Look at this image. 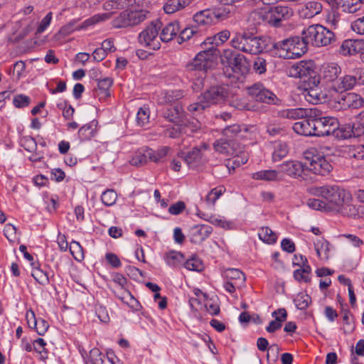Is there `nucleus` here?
Instances as JSON below:
<instances>
[{
  "mask_svg": "<svg viewBox=\"0 0 364 364\" xmlns=\"http://www.w3.org/2000/svg\"><path fill=\"white\" fill-rule=\"evenodd\" d=\"M309 193L320 198H310L307 205L314 210L322 212H336L344 201L350 198V193L336 186L314 187L309 189Z\"/></svg>",
  "mask_w": 364,
  "mask_h": 364,
  "instance_id": "nucleus-1",
  "label": "nucleus"
},
{
  "mask_svg": "<svg viewBox=\"0 0 364 364\" xmlns=\"http://www.w3.org/2000/svg\"><path fill=\"white\" fill-rule=\"evenodd\" d=\"M230 45L241 52L257 55L267 48V38L247 31L237 32L231 39Z\"/></svg>",
  "mask_w": 364,
  "mask_h": 364,
  "instance_id": "nucleus-2",
  "label": "nucleus"
},
{
  "mask_svg": "<svg viewBox=\"0 0 364 364\" xmlns=\"http://www.w3.org/2000/svg\"><path fill=\"white\" fill-rule=\"evenodd\" d=\"M273 49L279 57L284 59L300 58L308 50V46L304 36H294L274 42Z\"/></svg>",
  "mask_w": 364,
  "mask_h": 364,
  "instance_id": "nucleus-3",
  "label": "nucleus"
},
{
  "mask_svg": "<svg viewBox=\"0 0 364 364\" xmlns=\"http://www.w3.org/2000/svg\"><path fill=\"white\" fill-rule=\"evenodd\" d=\"M228 97V88L225 85H215L198 97V101L191 104L188 109L192 113L200 112L211 105L220 104Z\"/></svg>",
  "mask_w": 364,
  "mask_h": 364,
  "instance_id": "nucleus-4",
  "label": "nucleus"
},
{
  "mask_svg": "<svg viewBox=\"0 0 364 364\" xmlns=\"http://www.w3.org/2000/svg\"><path fill=\"white\" fill-rule=\"evenodd\" d=\"M301 35L304 36L307 46H326L335 41L334 33L320 24L309 26L302 31Z\"/></svg>",
  "mask_w": 364,
  "mask_h": 364,
  "instance_id": "nucleus-5",
  "label": "nucleus"
},
{
  "mask_svg": "<svg viewBox=\"0 0 364 364\" xmlns=\"http://www.w3.org/2000/svg\"><path fill=\"white\" fill-rule=\"evenodd\" d=\"M314 149L304 153L305 171H310L314 174L325 176L331 172L332 166L323 156L316 154Z\"/></svg>",
  "mask_w": 364,
  "mask_h": 364,
  "instance_id": "nucleus-6",
  "label": "nucleus"
},
{
  "mask_svg": "<svg viewBox=\"0 0 364 364\" xmlns=\"http://www.w3.org/2000/svg\"><path fill=\"white\" fill-rule=\"evenodd\" d=\"M161 22L157 21L147 26L139 34V43L143 46L149 47L150 49L158 50L161 44L157 38L159 31L161 28Z\"/></svg>",
  "mask_w": 364,
  "mask_h": 364,
  "instance_id": "nucleus-7",
  "label": "nucleus"
},
{
  "mask_svg": "<svg viewBox=\"0 0 364 364\" xmlns=\"http://www.w3.org/2000/svg\"><path fill=\"white\" fill-rule=\"evenodd\" d=\"M215 51V50L212 47L199 52L193 60L186 65V69L189 71H206L213 65Z\"/></svg>",
  "mask_w": 364,
  "mask_h": 364,
  "instance_id": "nucleus-8",
  "label": "nucleus"
},
{
  "mask_svg": "<svg viewBox=\"0 0 364 364\" xmlns=\"http://www.w3.org/2000/svg\"><path fill=\"white\" fill-rule=\"evenodd\" d=\"M316 73V65L312 60H301L287 69L288 76L294 78H307Z\"/></svg>",
  "mask_w": 364,
  "mask_h": 364,
  "instance_id": "nucleus-9",
  "label": "nucleus"
},
{
  "mask_svg": "<svg viewBox=\"0 0 364 364\" xmlns=\"http://www.w3.org/2000/svg\"><path fill=\"white\" fill-rule=\"evenodd\" d=\"M235 143L232 141H227L225 139L217 140L213 144V148L215 151L225 154L226 156H234L232 163L237 166L245 164L247 161L246 156H242L241 160H239L238 151L235 148Z\"/></svg>",
  "mask_w": 364,
  "mask_h": 364,
  "instance_id": "nucleus-10",
  "label": "nucleus"
},
{
  "mask_svg": "<svg viewBox=\"0 0 364 364\" xmlns=\"http://www.w3.org/2000/svg\"><path fill=\"white\" fill-rule=\"evenodd\" d=\"M315 136H328L338 129L339 123L336 118L323 117L314 118Z\"/></svg>",
  "mask_w": 364,
  "mask_h": 364,
  "instance_id": "nucleus-11",
  "label": "nucleus"
},
{
  "mask_svg": "<svg viewBox=\"0 0 364 364\" xmlns=\"http://www.w3.org/2000/svg\"><path fill=\"white\" fill-rule=\"evenodd\" d=\"M248 94L257 101L275 105L278 99L270 90L264 88L262 84H255L248 87Z\"/></svg>",
  "mask_w": 364,
  "mask_h": 364,
  "instance_id": "nucleus-12",
  "label": "nucleus"
},
{
  "mask_svg": "<svg viewBox=\"0 0 364 364\" xmlns=\"http://www.w3.org/2000/svg\"><path fill=\"white\" fill-rule=\"evenodd\" d=\"M271 15V26L278 27L281 22L291 18L294 14V11L291 7L287 6H276L269 8Z\"/></svg>",
  "mask_w": 364,
  "mask_h": 364,
  "instance_id": "nucleus-13",
  "label": "nucleus"
},
{
  "mask_svg": "<svg viewBox=\"0 0 364 364\" xmlns=\"http://www.w3.org/2000/svg\"><path fill=\"white\" fill-rule=\"evenodd\" d=\"M336 102L341 105L340 108L341 109H358L364 104L363 98L360 95L354 92L340 94L337 97Z\"/></svg>",
  "mask_w": 364,
  "mask_h": 364,
  "instance_id": "nucleus-14",
  "label": "nucleus"
},
{
  "mask_svg": "<svg viewBox=\"0 0 364 364\" xmlns=\"http://www.w3.org/2000/svg\"><path fill=\"white\" fill-rule=\"evenodd\" d=\"M278 171L279 174L285 173L294 178L301 177L302 173L305 171L304 162L287 161L278 166Z\"/></svg>",
  "mask_w": 364,
  "mask_h": 364,
  "instance_id": "nucleus-15",
  "label": "nucleus"
},
{
  "mask_svg": "<svg viewBox=\"0 0 364 364\" xmlns=\"http://www.w3.org/2000/svg\"><path fill=\"white\" fill-rule=\"evenodd\" d=\"M221 18L219 12L205 9L197 12L193 16V21L198 26H207L215 23Z\"/></svg>",
  "mask_w": 364,
  "mask_h": 364,
  "instance_id": "nucleus-16",
  "label": "nucleus"
},
{
  "mask_svg": "<svg viewBox=\"0 0 364 364\" xmlns=\"http://www.w3.org/2000/svg\"><path fill=\"white\" fill-rule=\"evenodd\" d=\"M164 117L176 125L182 126L185 118V112L179 103L168 105L163 114Z\"/></svg>",
  "mask_w": 364,
  "mask_h": 364,
  "instance_id": "nucleus-17",
  "label": "nucleus"
},
{
  "mask_svg": "<svg viewBox=\"0 0 364 364\" xmlns=\"http://www.w3.org/2000/svg\"><path fill=\"white\" fill-rule=\"evenodd\" d=\"M212 231V227L208 225H195L190 230V240L192 243L200 244L210 236Z\"/></svg>",
  "mask_w": 364,
  "mask_h": 364,
  "instance_id": "nucleus-18",
  "label": "nucleus"
},
{
  "mask_svg": "<svg viewBox=\"0 0 364 364\" xmlns=\"http://www.w3.org/2000/svg\"><path fill=\"white\" fill-rule=\"evenodd\" d=\"M271 17L269 8H262L252 11L247 21L255 26L266 23L271 25Z\"/></svg>",
  "mask_w": 364,
  "mask_h": 364,
  "instance_id": "nucleus-19",
  "label": "nucleus"
},
{
  "mask_svg": "<svg viewBox=\"0 0 364 364\" xmlns=\"http://www.w3.org/2000/svg\"><path fill=\"white\" fill-rule=\"evenodd\" d=\"M364 42L360 40L347 39L343 41L339 48L342 55H353L360 53L363 48Z\"/></svg>",
  "mask_w": 364,
  "mask_h": 364,
  "instance_id": "nucleus-20",
  "label": "nucleus"
},
{
  "mask_svg": "<svg viewBox=\"0 0 364 364\" xmlns=\"http://www.w3.org/2000/svg\"><path fill=\"white\" fill-rule=\"evenodd\" d=\"M227 71L231 70L237 75H245L249 72V64L247 58L240 53L235 55L232 63L226 68Z\"/></svg>",
  "mask_w": 364,
  "mask_h": 364,
  "instance_id": "nucleus-21",
  "label": "nucleus"
},
{
  "mask_svg": "<svg viewBox=\"0 0 364 364\" xmlns=\"http://www.w3.org/2000/svg\"><path fill=\"white\" fill-rule=\"evenodd\" d=\"M301 119L294 124L292 127L294 131L300 135L315 136L314 118L307 119L305 117Z\"/></svg>",
  "mask_w": 364,
  "mask_h": 364,
  "instance_id": "nucleus-22",
  "label": "nucleus"
},
{
  "mask_svg": "<svg viewBox=\"0 0 364 364\" xmlns=\"http://www.w3.org/2000/svg\"><path fill=\"white\" fill-rule=\"evenodd\" d=\"M356 84V77L353 70L351 74L346 75L333 82V87L337 92H342L352 89Z\"/></svg>",
  "mask_w": 364,
  "mask_h": 364,
  "instance_id": "nucleus-23",
  "label": "nucleus"
},
{
  "mask_svg": "<svg viewBox=\"0 0 364 364\" xmlns=\"http://www.w3.org/2000/svg\"><path fill=\"white\" fill-rule=\"evenodd\" d=\"M303 95L306 101L312 104H319L326 101L327 95L323 92L321 87L308 89L307 92H303Z\"/></svg>",
  "mask_w": 364,
  "mask_h": 364,
  "instance_id": "nucleus-24",
  "label": "nucleus"
},
{
  "mask_svg": "<svg viewBox=\"0 0 364 364\" xmlns=\"http://www.w3.org/2000/svg\"><path fill=\"white\" fill-rule=\"evenodd\" d=\"M321 11L322 5L320 2L311 1L299 10V14L304 18H311L320 14Z\"/></svg>",
  "mask_w": 364,
  "mask_h": 364,
  "instance_id": "nucleus-25",
  "label": "nucleus"
},
{
  "mask_svg": "<svg viewBox=\"0 0 364 364\" xmlns=\"http://www.w3.org/2000/svg\"><path fill=\"white\" fill-rule=\"evenodd\" d=\"M252 178L255 180H262L265 181H279L282 180V176L278 170H261L253 173Z\"/></svg>",
  "mask_w": 364,
  "mask_h": 364,
  "instance_id": "nucleus-26",
  "label": "nucleus"
},
{
  "mask_svg": "<svg viewBox=\"0 0 364 364\" xmlns=\"http://www.w3.org/2000/svg\"><path fill=\"white\" fill-rule=\"evenodd\" d=\"M209 148L208 144L203 143L200 146H196L185 154L184 161L188 164L192 165L198 162L203 156V151Z\"/></svg>",
  "mask_w": 364,
  "mask_h": 364,
  "instance_id": "nucleus-27",
  "label": "nucleus"
},
{
  "mask_svg": "<svg viewBox=\"0 0 364 364\" xmlns=\"http://www.w3.org/2000/svg\"><path fill=\"white\" fill-rule=\"evenodd\" d=\"M309 111L304 108L283 109L279 112V117L292 120L301 119L309 116Z\"/></svg>",
  "mask_w": 364,
  "mask_h": 364,
  "instance_id": "nucleus-28",
  "label": "nucleus"
},
{
  "mask_svg": "<svg viewBox=\"0 0 364 364\" xmlns=\"http://www.w3.org/2000/svg\"><path fill=\"white\" fill-rule=\"evenodd\" d=\"M192 0H167L163 9L166 14H172L183 9L191 3Z\"/></svg>",
  "mask_w": 364,
  "mask_h": 364,
  "instance_id": "nucleus-29",
  "label": "nucleus"
},
{
  "mask_svg": "<svg viewBox=\"0 0 364 364\" xmlns=\"http://www.w3.org/2000/svg\"><path fill=\"white\" fill-rule=\"evenodd\" d=\"M341 9L346 14H361L364 12V4L360 0H343Z\"/></svg>",
  "mask_w": 364,
  "mask_h": 364,
  "instance_id": "nucleus-30",
  "label": "nucleus"
},
{
  "mask_svg": "<svg viewBox=\"0 0 364 364\" xmlns=\"http://www.w3.org/2000/svg\"><path fill=\"white\" fill-rule=\"evenodd\" d=\"M180 26L178 22H171L162 28L160 39L164 42L171 41L179 32Z\"/></svg>",
  "mask_w": 364,
  "mask_h": 364,
  "instance_id": "nucleus-31",
  "label": "nucleus"
},
{
  "mask_svg": "<svg viewBox=\"0 0 364 364\" xmlns=\"http://www.w3.org/2000/svg\"><path fill=\"white\" fill-rule=\"evenodd\" d=\"M276 314H281V317H276L275 320L272 321L266 327V331L269 333H274L279 330L282 327V323L287 320V313L285 309H279L277 311H274L272 315L274 316Z\"/></svg>",
  "mask_w": 364,
  "mask_h": 364,
  "instance_id": "nucleus-32",
  "label": "nucleus"
},
{
  "mask_svg": "<svg viewBox=\"0 0 364 364\" xmlns=\"http://www.w3.org/2000/svg\"><path fill=\"white\" fill-rule=\"evenodd\" d=\"M341 73V68L335 63L324 65L322 69V77L327 82H336Z\"/></svg>",
  "mask_w": 364,
  "mask_h": 364,
  "instance_id": "nucleus-33",
  "label": "nucleus"
},
{
  "mask_svg": "<svg viewBox=\"0 0 364 364\" xmlns=\"http://www.w3.org/2000/svg\"><path fill=\"white\" fill-rule=\"evenodd\" d=\"M329 242L323 237L314 242V248L320 259L327 261L329 259Z\"/></svg>",
  "mask_w": 364,
  "mask_h": 364,
  "instance_id": "nucleus-34",
  "label": "nucleus"
},
{
  "mask_svg": "<svg viewBox=\"0 0 364 364\" xmlns=\"http://www.w3.org/2000/svg\"><path fill=\"white\" fill-rule=\"evenodd\" d=\"M97 121L92 120L90 124L82 126L78 131V134L82 140H90L97 132Z\"/></svg>",
  "mask_w": 364,
  "mask_h": 364,
  "instance_id": "nucleus-35",
  "label": "nucleus"
},
{
  "mask_svg": "<svg viewBox=\"0 0 364 364\" xmlns=\"http://www.w3.org/2000/svg\"><path fill=\"white\" fill-rule=\"evenodd\" d=\"M351 200L352 197L350 194V198H348L347 201H344L343 204L341 203L339 210H337L336 212L339 213L344 216L355 218L358 215V210L355 205L351 203Z\"/></svg>",
  "mask_w": 364,
  "mask_h": 364,
  "instance_id": "nucleus-36",
  "label": "nucleus"
},
{
  "mask_svg": "<svg viewBox=\"0 0 364 364\" xmlns=\"http://www.w3.org/2000/svg\"><path fill=\"white\" fill-rule=\"evenodd\" d=\"M135 3V0H108L104 4L107 11L124 9Z\"/></svg>",
  "mask_w": 364,
  "mask_h": 364,
  "instance_id": "nucleus-37",
  "label": "nucleus"
},
{
  "mask_svg": "<svg viewBox=\"0 0 364 364\" xmlns=\"http://www.w3.org/2000/svg\"><path fill=\"white\" fill-rule=\"evenodd\" d=\"M169 150L168 146H163L158 150H153L151 149H146V156L148 160L159 163L161 159L165 157Z\"/></svg>",
  "mask_w": 364,
  "mask_h": 364,
  "instance_id": "nucleus-38",
  "label": "nucleus"
},
{
  "mask_svg": "<svg viewBox=\"0 0 364 364\" xmlns=\"http://www.w3.org/2000/svg\"><path fill=\"white\" fill-rule=\"evenodd\" d=\"M105 357L102 355L98 348H94L90 351V356L88 363L90 364H114L112 360L107 358L106 360H104Z\"/></svg>",
  "mask_w": 364,
  "mask_h": 364,
  "instance_id": "nucleus-39",
  "label": "nucleus"
},
{
  "mask_svg": "<svg viewBox=\"0 0 364 364\" xmlns=\"http://www.w3.org/2000/svg\"><path fill=\"white\" fill-rule=\"evenodd\" d=\"M258 235L260 240L267 244H274L277 239L276 233L269 227L261 228L259 230Z\"/></svg>",
  "mask_w": 364,
  "mask_h": 364,
  "instance_id": "nucleus-40",
  "label": "nucleus"
},
{
  "mask_svg": "<svg viewBox=\"0 0 364 364\" xmlns=\"http://www.w3.org/2000/svg\"><path fill=\"white\" fill-rule=\"evenodd\" d=\"M289 152L288 146L286 143L279 142L275 144L272 153V161L274 162L282 160Z\"/></svg>",
  "mask_w": 364,
  "mask_h": 364,
  "instance_id": "nucleus-41",
  "label": "nucleus"
},
{
  "mask_svg": "<svg viewBox=\"0 0 364 364\" xmlns=\"http://www.w3.org/2000/svg\"><path fill=\"white\" fill-rule=\"evenodd\" d=\"M150 111L149 107L143 106L140 107L136 114V124L139 127H144L149 122Z\"/></svg>",
  "mask_w": 364,
  "mask_h": 364,
  "instance_id": "nucleus-42",
  "label": "nucleus"
},
{
  "mask_svg": "<svg viewBox=\"0 0 364 364\" xmlns=\"http://www.w3.org/2000/svg\"><path fill=\"white\" fill-rule=\"evenodd\" d=\"M311 268L309 265H304L294 272V277L298 282H310V272Z\"/></svg>",
  "mask_w": 364,
  "mask_h": 364,
  "instance_id": "nucleus-43",
  "label": "nucleus"
},
{
  "mask_svg": "<svg viewBox=\"0 0 364 364\" xmlns=\"http://www.w3.org/2000/svg\"><path fill=\"white\" fill-rule=\"evenodd\" d=\"M112 26L116 28H127L130 26L128 11L122 12L112 21Z\"/></svg>",
  "mask_w": 364,
  "mask_h": 364,
  "instance_id": "nucleus-44",
  "label": "nucleus"
},
{
  "mask_svg": "<svg viewBox=\"0 0 364 364\" xmlns=\"http://www.w3.org/2000/svg\"><path fill=\"white\" fill-rule=\"evenodd\" d=\"M230 33L228 30H223L216 33L213 37L207 39L208 43L219 46L228 40Z\"/></svg>",
  "mask_w": 364,
  "mask_h": 364,
  "instance_id": "nucleus-45",
  "label": "nucleus"
},
{
  "mask_svg": "<svg viewBox=\"0 0 364 364\" xmlns=\"http://www.w3.org/2000/svg\"><path fill=\"white\" fill-rule=\"evenodd\" d=\"M237 54V53H235L234 50L230 48L224 49L223 50L220 55V60L224 69H226L230 65V64L232 63L234 58H235V55Z\"/></svg>",
  "mask_w": 364,
  "mask_h": 364,
  "instance_id": "nucleus-46",
  "label": "nucleus"
},
{
  "mask_svg": "<svg viewBox=\"0 0 364 364\" xmlns=\"http://www.w3.org/2000/svg\"><path fill=\"white\" fill-rule=\"evenodd\" d=\"M46 343L43 338H38L33 342V349L40 355V358L42 360H46L48 357V352L46 348Z\"/></svg>",
  "mask_w": 364,
  "mask_h": 364,
  "instance_id": "nucleus-47",
  "label": "nucleus"
},
{
  "mask_svg": "<svg viewBox=\"0 0 364 364\" xmlns=\"http://www.w3.org/2000/svg\"><path fill=\"white\" fill-rule=\"evenodd\" d=\"M267 65L268 62L265 58L257 56L253 62L252 69L256 74L263 75L267 72Z\"/></svg>",
  "mask_w": 364,
  "mask_h": 364,
  "instance_id": "nucleus-48",
  "label": "nucleus"
},
{
  "mask_svg": "<svg viewBox=\"0 0 364 364\" xmlns=\"http://www.w3.org/2000/svg\"><path fill=\"white\" fill-rule=\"evenodd\" d=\"M130 26H134L144 21L146 18V12L142 10L129 11Z\"/></svg>",
  "mask_w": 364,
  "mask_h": 364,
  "instance_id": "nucleus-49",
  "label": "nucleus"
},
{
  "mask_svg": "<svg viewBox=\"0 0 364 364\" xmlns=\"http://www.w3.org/2000/svg\"><path fill=\"white\" fill-rule=\"evenodd\" d=\"M311 297L308 294L303 293L297 294L294 299L296 306L300 310L306 309L311 304Z\"/></svg>",
  "mask_w": 364,
  "mask_h": 364,
  "instance_id": "nucleus-50",
  "label": "nucleus"
},
{
  "mask_svg": "<svg viewBox=\"0 0 364 364\" xmlns=\"http://www.w3.org/2000/svg\"><path fill=\"white\" fill-rule=\"evenodd\" d=\"M304 92H307L309 87L316 88L321 87V77L316 74V72L311 76L304 79L303 82Z\"/></svg>",
  "mask_w": 364,
  "mask_h": 364,
  "instance_id": "nucleus-51",
  "label": "nucleus"
},
{
  "mask_svg": "<svg viewBox=\"0 0 364 364\" xmlns=\"http://www.w3.org/2000/svg\"><path fill=\"white\" fill-rule=\"evenodd\" d=\"M183 259V255L175 251L167 253L165 257L166 264L171 267L178 266L182 262Z\"/></svg>",
  "mask_w": 364,
  "mask_h": 364,
  "instance_id": "nucleus-52",
  "label": "nucleus"
},
{
  "mask_svg": "<svg viewBox=\"0 0 364 364\" xmlns=\"http://www.w3.org/2000/svg\"><path fill=\"white\" fill-rule=\"evenodd\" d=\"M225 276L228 279L240 281L244 283L245 280V274L238 269H228L225 271Z\"/></svg>",
  "mask_w": 364,
  "mask_h": 364,
  "instance_id": "nucleus-53",
  "label": "nucleus"
},
{
  "mask_svg": "<svg viewBox=\"0 0 364 364\" xmlns=\"http://www.w3.org/2000/svg\"><path fill=\"white\" fill-rule=\"evenodd\" d=\"M117 195L113 189L104 191L101 196L102 202L107 206L114 205L117 200Z\"/></svg>",
  "mask_w": 364,
  "mask_h": 364,
  "instance_id": "nucleus-54",
  "label": "nucleus"
},
{
  "mask_svg": "<svg viewBox=\"0 0 364 364\" xmlns=\"http://www.w3.org/2000/svg\"><path fill=\"white\" fill-rule=\"evenodd\" d=\"M184 267L188 270L200 272L203 269L202 261L197 257H192L184 263Z\"/></svg>",
  "mask_w": 364,
  "mask_h": 364,
  "instance_id": "nucleus-55",
  "label": "nucleus"
},
{
  "mask_svg": "<svg viewBox=\"0 0 364 364\" xmlns=\"http://www.w3.org/2000/svg\"><path fill=\"white\" fill-rule=\"evenodd\" d=\"M69 248L70 253L76 260L81 261L83 259L84 254L82 247L78 242H71Z\"/></svg>",
  "mask_w": 364,
  "mask_h": 364,
  "instance_id": "nucleus-56",
  "label": "nucleus"
},
{
  "mask_svg": "<svg viewBox=\"0 0 364 364\" xmlns=\"http://www.w3.org/2000/svg\"><path fill=\"white\" fill-rule=\"evenodd\" d=\"M348 155L350 158L364 160V144H358L350 147Z\"/></svg>",
  "mask_w": 364,
  "mask_h": 364,
  "instance_id": "nucleus-57",
  "label": "nucleus"
},
{
  "mask_svg": "<svg viewBox=\"0 0 364 364\" xmlns=\"http://www.w3.org/2000/svg\"><path fill=\"white\" fill-rule=\"evenodd\" d=\"M200 124L198 121H192L185 123L184 121L182 122V129L183 134L186 135H191L193 132L200 129Z\"/></svg>",
  "mask_w": 364,
  "mask_h": 364,
  "instance_id": "nucleus-58",
  "label": "nucleus"
},
{
  "mask_svg": "<svg viewBox=\"0 0 364 364\" xmlns=\"http://www.w3.org/2000/svg\"><path fill=\"white\" fill-rule=\"evenodd\" d=\"M148 161V156H146V149L143 152L136 153L130 160V164L132 166H140Z\"/></svg>",
  "mask_w": 364,
  "mask_h": 364,
  "instance_id": "nucleus-59",
  "label": "nucleus"
},
{
  "mask_svg": "<svg viewBox=\"0 0 364 364\" xmlns=\"http://www.w3.org/2000/svg\"><path fill=\"white\" fill-rule=\"evenodd\" d=\"M32 276L41 284L46 285L49 282L48 275L40 269H33Z\"/></svg>",
  "mask_w": 364,
  "mask_h": 364,
  "instance_id": "nucleus-60",
  "label": "nucleus"
},
{
  "mask_svg": "<svg viewBox=\"0 0 364 364\" xmlns=\"http://www.w3.org/2000/svg\"><path fill=\"white\" fill-rule=\"evenodd\" d=\"M110 17H111V14H109V13L97 14V15L93 16L92 17L86 20L84 22V23L85 24V26H91V25L95 24L97 23H99L100 21H104L105 20H107Z\"/></svg>",
  "mask_w": 364,
  "mask_h": 364,
  "instance_id": "nucleus-61",
  "label": "nucleus"
},
{
  "mask_svg": "<svg viewBox=\"0 0 364 364\" xmlns=\"http://www.w3.org/2000/svg\"><path fill=\"white\" fill-rule=\"evenodd\" d=\"M197 33V31L193 28H186L181 33L178 38V43H181L185 41L189 40L191 36Z\"/></svg>",
  "mask_w": 364,
  "mask_h": 364,
  "instance_id": "nucleus-62",
  "label": "nucleus"
},
{
  "mask_svg": "<svg viewBox=\"0 0 364 364\" xmlns=\"http://www.w3.org/2000/svg\"><path fill=\"white\" fill-rule=\"evenodd\" d=\"M240 127L238 124H232L225 127L223 130V134L228 138H233L240 132Z\"/></svg>",
  "mask_w": 364,
  "mask_h": 364,
  "instance_id": "nucleus-63",
  "label": "nucleus"
},
{
  "mask_svg": "<svg viewBox=\"0 0 364 364\" xmlns=\"http://www.w3.org/2000/svg\"><path fill=\"white\" fill-rule=\"evenodd\" d=\"M351 28L354 32L364 35V16L353 21Z\"/></svg>",
  "mask_w": 364,
  "mask_h": 364,
  "instance_id": "nucleus-64",
  "label": "nucleus"
}]
</instances>
